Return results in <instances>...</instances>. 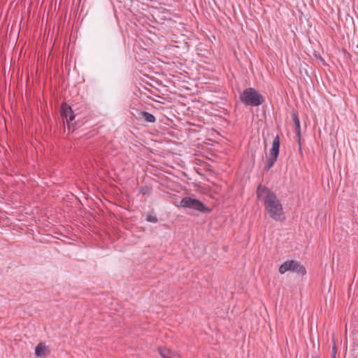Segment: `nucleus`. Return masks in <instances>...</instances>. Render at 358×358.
Wrapping results in <instances>:
<instances>
[{
	"label": "nucleus",
	"mask_w": 358,
	"mask_h": 358,
	"mask_svg": "<svg viewBox=\"0 0 358 358\" xmlns=\"http://www.w3.org/2000/svg\"><path fill=\"white\" fill-rule=\"evenodd\" d=\"M257 197L261 201L269 216L275 221L284 219L283 208L276 194L264 185H259Z\"/></svg>",
	"instance_id": "nucleus-1"
},
{
	"label": "nucleus",
	"mask_w": 358,
	"mask_h": 358,
	"mask_svg": "<svg viewBox=\"0 0 358 358\" xmlns=\"http://www.w3.org/2000/svg\"><path fill=\"white\" fill-rule=\"evenodd\" d=\"M240 100L242 103L251 106H258L264 102L262 95L252 87L243 90L240 95Z\"/></svg>",
	"instance_id": "nucleus-2"
},
{
	"label": "nucleus",
	"mask_w": 358,
	"mask_h": 358,
	"mask_svg": "<svg viewBox=\"0 0 358 358\" xmlns=\"http://www.w3.org/2000/svg\"><path fill=\"white\" fill-rule=\"evenodd\" d=\"M179 206L182 208H192L201 213L210 211V210L201 201L188 196L182 199Z\"/></svg>",
	"instance_id": "nucleus-3"
},
{
	"label": "nucleus",
	"mask_w": 358,
	"mask_h": 358,
	"mask_svg": "<svg viewBox=\"0 0 358 358\" xmlns=\"http://www.w3.org/2000/svg\"><path fill=\"white\" fill-rule=\"evenodd\" d=\"M287 271H293L299 274L305 275L306 268L298 262L294 260L286 261L279 267V273L284 274Z\"/></svg>",
	"instance_id": "nucleus-4"
},
{
	"label": "nucleus",
	"mask_w": 358,
	"mask_h": 358,
	"mask_svg": "<svg viewBox=\"0 0 358 358\" xmlns=\"http://www.w3.org/2000/svg\"><path fill=\"white\" fill-rule=\"evenodd\" d=\"M280 137L277 135L272 142V147L270 150L269 157L266 160L265 170L268 171L275 164L279 155Z\"/></svg>",
	"instance_id": "nucleus-5"
},
{
	"label": "nucleus",
	"mask_w": 358,
	"mask_h": 358,
	"mask_svg": "<svg viewBox=\"0 0 358 358\" xmlns=\"http://www.w3.org/2000/svg\"><path fill=\"white\" fill-rule=\"evenodd\" d=\"M61 116L64 122H66L67 127L69 131H73L75 127L73 121L75 119V115L71 108L66 103H64L61 106Z\"/></svg>",
	"instance_id": "nucleus-6"
},
{
	"label": "nucleus",
	"mask_w": 358,
	"mask_h": 358,
	"mask_svg": "<svg viewBox=\"0 0 358 358\" xmlns=\"http://www.w3.org/2000/svg\"><path fill=\"white\" fill-rule=\"evenodd\" d=\"M137 120L143 119L146 122L154 123L156 121L155 117L146 111H138L137 110V115H136Z\"/></svg>",
	"instance_id": "nucleus-7"
},
{
	"label": "nucleus",
	"mask_w": 358,
	"mask_h": 358,
	"mask_svg": "<svg viewBox=\"0 0 358 358\" xmlns=\"http://www.w3.org/2000/svg\"><path fill=\"white\" fill-rule=\"evenodd\" d=\"M50 351L47 348V347L45 345L44 343H38L36 347L35 348V355L37 357H45L49 354Z\"/></svg>",
	"instance_id": "nucleus-8"
},
{
	"label": "nucleus",
	"mask_w": 358,
	"mask_h": 358,
	"mask_svg": "<svg viewBox=\"0 0 358 358\" xmlns=\"http://www.w3.org/2000/svg\"><path fill=\"white\" fill-rule=\"evenodd\" d=\"M158 350L162 358H177L180 357L176 352L169 349L159 348Z\"/></svg>",
	"instance_id": "nucleus-9"
},
{
	"label": "nucleus",
	"mask_w": 358,
	"mask_h": 358,
	"mask_svg": "<svg viewBox=\"0 0 358 358\" xmlns=\"http://www.w3.org/2000/svg\"><path fill=\"white\" fill-rule=\"evenodd\" d=\"M293 122L296 127V133L297 136H300V121L298 116L295 113L292 114Z\"/></svg>",
	"instance_id": "nucleus-10"
},
{
	"label": "nucleus",
	"mask_w": 358,
	"mask_h": 358,
	"mask_svg": "<svg viewBox=\"0 0 358 358\" xmlns=\"http://www.w3.org/2000/svg\"><path fill=\"white\" fill-rule=\"evenodd\" d=\"M147 220L150 222H157V217H153V216H148L147 218Z\"/></svg>",
	"instance_id": "nucleus-11"
},
{
	"label": "nucleus",
	"mask_w": 358,
	"mask_h": 358,
	"mask_svg": "<svg viewBox=\"0 0 358 358\" xmlns=\"http://www.w3.org/2000/svg\"><path fill=\"white\" fill-rule=\"evenodd\" d=\"M332 351V358H336V348L335 345L333 346Z\"/></svg>",
	"instance_id": "nucleus-12"
},
{
	"label": "nucleus",
	"mask_w": 358,
	"mask_h": 358,
	"mask_svg": "<svg viewBox=\"0 0 358 358\" xmlns=\"http://www.w3.org/2000/svg\"><path fill=\"white\" fill-rule=\"evenodd\" d=\"M312 358H317V357H313Z\"/></svg>",
	"instance_id": "nucleus-13"
}]
</instances>
